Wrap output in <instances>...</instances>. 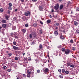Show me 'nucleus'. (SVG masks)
Returning <instances> with one entry per match:
<instances>
[{
    "label": "nucleus",
    "mask_w": 79,
    "mask_h": 79,
    "mask_svg": "<svg viewBox=\"0 0 79 79\" xmlns=\"http://www.w3.org/2000/svg\"><path fill=\"white\" fill-rule=\"evenodd\" d=\"M65 73L66 74H69V71H68V70L65 71Z\"/></svg>",
    "instance_id": "37998d69"
},
{
    "label": "nucleus",
    "mask_w": 79,
    "mask_h": 79,
    "mask_svg": "<svg viewBox=\"0 0 79 79\" xmlns=\"http://www.w3.org/2000/svg\"><path fill=\"white\" fill-rule=\"evenodd\" d=\"M40 48L41 49V48H42V44H40Z\"/></svg>",
    "instance_id": "cd10ccee"
},
{
    "label": "nucleus",
    "mask_w": 79,
    "mask_h": 79,
    "mask_svg": "<svg viewBox=\"0 0 79 79\" xmlns=\"http://www.w3.org/2000/svg\"><path fill=\"white\" fill-rule=\"evenodd\" d=\"M14 35H16L13 33H10V36H11V37H13Z\"/></svg>",
    "instance_id": "4468645a"
},
{
    "label": "nucleus",
    "mask_w": 79,
    "mask_h": 79,
    "mask_svg": "<svg viewBox=\"0 0 79 79\" xmlns=\"http://www.w3.org/2000/svg\"><path fill=\"white\" fill-rule=\"evenodd\" d=\"M33 26L34 27H36L37 26V23H34Z\"/></svg>",
    "instance_id": "aec40b11"
},
{
    "label": "nucleus",
    "mask_w": 79,
    "mask_h": 79,
    "mask_svg": "<svg viewBox=\"0 0 79 79\" xmlns=\"http://www.w3.org/2000/svg\"><path fill=\"white\" fill-rule=\"evenodd\" d=\"M7 71H8V72H11V69H8L7 70Z\"/></svg>",
    "instance_id": "49530a36"
},
{
    "label": "nucleus",
    "mask_w": 79,
    "mask_h": 79,
    "mask_svg": "<svg viewBox=\"0 0 79 79\" xmlns=\"http://www.w3.org/2000/svg\"><path fill=\"white\" fill-rule=\"evenodd\" d=\"M59 35L60 36V38L61 39H62V40H64V36L62 35V33H60L59 34Z\"/></svg>",
    "instance_id": "7ed1b4c3"
},
{
    "label": "nucleus",
    "mask_w": 79,
    "mask_h": 79,
    "mask_svg": "<svg viewBox=\"0 0 79 79\" xmlns=\"http://www.w3.org/2000/svg\"><path fill=\"white\" fill-rule=\"evenodd\" d=\"M54 9H55L56 11L58 10V8H59V4H56L54 7Z\"/></svg>",
    "instance_id": "f03ea898"
},
{
    "label": "nucleus",
    "mask_w": 79,
    "mask_h": 79,
    "mask_svg": "<svg viewBox=\"0 0 79 79\" xmlns=\"http://www.w3.org/2000/svg\"><path fill=\"white\" fill-rule=\"evenodd\" d=\"M56 25L57 26H58L59 25V23H56Z\"/></svg>",
    "instance_id": "ea45409f"
},
{
    "label": "nucleus",
    "mask_w": 79,
    "mask_h": 79,
    "mask_svg": "<svg viewBox=\"0 0 79 79\" xmlns=\"http://www.w3.org/2000/svg\"><path fill=\"white\" fill-rule=\"evenodd\" d=\"M6 19L7 20L8 19V18H10V16L6 15L5 16Z\"/></svg>",
    "instance_id": "ddd939ff"
},
{
    "label": "nucleus",
    "mask_w": 79,
    "mask_h": 79,
    "mask_svg": "<svg viewBox=\"0 0 79 79\" xmlns=\"http://www.w3.org/2000/svg\"><path fill=\"white\" fill-rule=\"evenodd\" d=\"M48 69V68H46L44 70V72H45V73H47L48 71H49Z\"/></svg>",
    "instance_id": "6e6552de"
},
{
    "label": "nucleus",
    "mask_w": 79,
    "mask_h": 79,
    "mask_svg": "<svg viewBox=\"0 0 79 79\" xmlns=\"http://www.w3.org/2000/svg\"><path fill=\"white\" fill-rule=\"evenodd\" d=\"M7 13L8 15H10V13H11V11L9 10L7 11Z\"/></svg>",
    "instance_id": "393cba45"
},
{
    "label": "nucleus",
    "mask_w": 79,
    "mask_h": 79,
    "mask_svg": "<svg viewBox=\"0 0 79 79\" xmlns=\"http://www.w3.org/2000/svg\"><path fill=\"white\" fill-rule=\"evenodd\" d=\"M18 11V9H16L15 10V11Z\"/></svg>",
    "instance_id": "0e129e2a"
},
{
    "label": "nucleus",
    "mask_w": 79,
    "mask_h": 79,
    "mask_svg": "<svg viewBox=\"0 0 79 79\" xmlns=\"http://www.w3.org/2000/svg\"><path fill=\"white\" fill-rule=\"evenodd\" d=\"M74 25H75V26H77V25L78 24L77 22L75 21L74 22Z\"/></svg>",
    "instance_id": "5701e85b"
},
{
    "label": "nucleus",
    "mask_w": 79,
    "mask_h": 79,
    "mask_svg": "<svg viewBox=\"0 0 79 79\" xmlns=\"http://www.w3.org/2000/svg\"><path fill=\"white\" fill-rule=\"evenodd\" d=\"M35 61H36V63H38V62H39V60H38L37 59L35 60Z\"/></svg>",
    "instance_id": "3c124183"
},
{
    "label": "nucleus",
    "mask_w": 79,
    "mask_h": 79,
    "mask_svg": "<svg viewBox=\"0 0 79 79\" xmlns=\"http://www.w3.org/2000/svg\"><path fill=\"white\" fill-rule=\"evenodd\" d=\"M40 24H42V25L43 24H44L43 22H42L41 21H40Z\"/></svg>",
    "instance_id": "864d4df0"
},
{
    "label": "nucleus",
    "mask_w": 79,
    "mask_h": 79,
    "mask_svg": "<svg viewBox=\"0 0 79 79\" xmlns=\"http://www.w3.org/2000/svg\"><path fill=\"white\" fill-rule=\"evenodd\" d=\"M25 27H28V26H29V25L27 23V24H25Z\"/></svg>",
    "instance_id": "7c9ffc66"
},
{
    "label": "nucleus",
    "mask_w": 79,
    "mask_h": 79,
    "mask_svg": "<svg viewBox=\"0 0 79 79\" xmlns=\"http://www.w3.org/2000/svg\"><path fill=\"white\" fill-rule=\"evenodd\" d=\"M70 52H71V50H70L69 49H67L65 50V53L66 55H69Z\"/></svg>",
    "instance_id": "f257e3e1"
},
{
    "label": "nucleus",
    "mask_w": 79,
    "mask_h": 79,
    "mask_svg": "<svg viewBox=\"0 0 79 79\" xmlns=\"http://www.w3.org/2000/svg\"><path fill=\"white\" fill-rule=\"evenodd\" d=\"M3 69H6V67L5 66H4L3 67Z\"/></svg>",
    "instance_id": "de8ad7c7"
},
{
    "label": "nucleus",
    "mask_w": 79,
    "mask_h": 79,
    "mask_svg": "<svg viewBox=\"0 0 79 79\" xmlns=\"http://www.w3.org/2000/svg\"><path fill=\"white\" fill-rule=\"evenodd\" d=\"M27 76L28 77H31L30 75L29 74L27 75Z\"/></svg>",
    "instance_id": "c03bdc74"
},
{
    "label": "nucleus",
    "mask_w": 79,
    "mask_h": 79,
    "mask_svg": "<svg viewBox=\"0 0 79 79\" xmlns=\"http://www.w3.org/2000/svg\"><path fill=\"white\" fill-rule=\"evenodd\" d=\"M53 12H54V10H53V9H52V12L53 13Z\"/></svg>",
    "instance_id": "052dcab7"
},
{
    "label": "nucleus",
    "mask_w": 79,
    "mask_h": 79,
    "mask_svg": "<svg viewBox=\"0 0 79 79\" xmlns=\"http://www.w3.org/2000/svg\"><path fill=\"white\" fill-rule=\"evenodd\" d=\"M19 57H16L15 58V60H19Z\"/></svg>",
    "instance_id": "412c9836"
},
{
    "label": "nucleus",
    "mask_w": 79,
    "mask_h": 79,
    "mask_svg": "<svg viewBox=\"0 0 79 79\" xmlns=\"http://www.w3.org/2000/svg\"><path fill=\"white\" fill-rule=\"evenodd\" d=\"M76 10L77 11H79V8L77 7L76 8Z\"/></svg>",
    "instance_id": "bb28decb"
},
{
    "label": "nucleus",
    "mask_w": 79,
    "mask_h": 79,
    "mask_svg": "<svg viewBox=\"0 0 79 79\" xmlns=\"http://www.w3.org/2000/svg\"><path fill=\"white\" fill-rule=\"evenodd\" d=\"M47 23H48V24H49L50 23H51V20L50 19H48L47 20Z\"/></svg>",
    "instance_id": "dca6fc26"
},
{
    "label": "nucleus",
    "mask_w": 79,
    "mask_h": 79,
    "mask_svg": "<svg viewBox=\"0 0 79 79\" xmlns=\"http://www.w3.org/2000/svg\"><path fill=\"white\" fill-rule=\"evenodd\" d=\"M13 19L14 21H15V20H16V19H17V18L16 17H15L13 18Z\"/></svg>",
    "instance_id": "a19ab883"
},
{
    "label": "nucleus",
    "mask_w": 79,
    "mask_h": 79,
    "mask_svg": "<svg viewBox=\"0 0 79 79\" xmlns=\"http://www.w3.org/2000/svg\"><path fill=\"white\" fill-rule=\"evenodd\" d=\"M22 19L24 21L27 19V18L25 16L22 17Z\"/></svg>",
    "instance_id": "0eeeda50"
},
{
    "label": "nucleus",
    "mask_w": 79,
    "mask_h": 79,
    "mask_svg": "<svg viewBox=\"0 0 79 79\" xmlns=\"http://www.w3.org/2000/svg\"><path fill=\"white\" fill-rule=\"evenodd\" d=\"M63 8V4L60 5L59 10H61Z\"/></svg>",
    "instance_id": "9b49d317"
},
{
    "label": "nucleus",
    "mask_w": 79,
    "mask_h": 79,
    "mask_svg": "<svg viewBox=\"0 0 79 79\" xmlns=\"http://www.w3.org/2000/svg\"><path fill=\"white\" fill-rule=\"evenodd\" d=\"M40 69H38L37 70V73H40Z\"/></svg>",
    "instance_id": "a878e982"
},
{
    "label": "nucleus",
    "mask_w": 79,
    "mask_h": 79,
    "mask_svg": "<svg viewBox=\"0 0 79 79\" xmlns=\"http://www.w3.org/2000/svg\"><path fill=\"white\" fill-rule=\"evenodd\" d=\"M1 76H2V77H5V76H6L5 75H2V74H1Z\"/></svg>",
    "instance_id": "4d7b16f0"
},
{
    "label": "nucleus",
    "mask_w": 79,
    "mask_h": 79,
    "mask_svg": "<svg viewBox=\"0 0 79 79\" xmlns=\"http://www.w3.org/2000/svg\"><path fill=\"white\" fill-rule=\"evenodd\" d=\"M2 23H6V20H2Z\"/></svg>",
    "instance_id": "f8f14e48"
},
{
    "label": "nucleus",
    "mask_w": 79,
    "mask_h": 79,
    "mask_svg": "<svg viewBox=\"0 0 79 79\" xmlns=\"http://www.w3.org/2000/svg\"><path fill=\"white\" fill-rule=\"evenodd\" d=\"M39 31H40V34H42L43 32L42 30H40Z\"/></svg>",
    "instance_id": "72a5a7b5"
},
{
    "label": "nucleus",
    "mask_w": 79,
    "mask_h": 79,
    "mask_svg": "<svg viewBox=\"0 0 79 79\" xmlns=\"http://www.w3.org/2000/svg\"><path fill=\"white\" fill-rule=\"evenodd\" d=\"M72 50H73L75 51V50H76V48L74 47H72Z\"/></svg>",
    "instance_id": "58836bf2"
},
{
    "label": "nucleus",
    "mask_w": 79,
    "mask_h": 79,
    "mask_svg": "<svg viewBox=\"0 0 79 79\" xmlns=\"http://www.w3.org/2000/svg\"><path fill=\"white\" fill-rule=\"evenodd\" d=\"M59 2H61V1H62V0H59Z\"/></svg>",
    "instance_id": "774afa93"
},
{
    "label": "nucleus",
    "mask_w": 79,
    "mask_h": 79,
    "mask_svg": "<svg viewBox=\"0 0 79 79\" xmlns=\"http://www.w3.org/2000/svg\"><path fill=\"white\" fill-rule=\"evenodd\" d=\"M23 77H26V75L25 74H23Z\"/></svg>",
    "instance_id": "5fc2aeb1"
},
{
    "label": "nucleus",
    "mask_w": 79,
    "mask_h": 79,
    "mask_svg": "<svg viewBox=\"0 0 79 79\" xmlns=\"http://www.w3.org/2000/svg\"><path fill=\"white\" fill-rule=\"evenodd\" d=\"M70 66L71 67V68H74V65L73 64L70 65Z\"/></svg>",
    "instance_id": "8fccbe9b"
},
{
    "label": "nucleus",
    "mask_w": 79,
    "mask_h": 79,
    "mask_svg": "<svg viewBox=\"0 0 79 79\" xmlns=\"http://www.w3.org/2000/svg\"><path fill=\"white\" fill-rule=\"evenodd\" d=\"M49 16L50 17V18H52V16L51 15H49Z\"/></svg>",
    "instance_id": "6e6d98bb"
},
{
    "label": "nucleus",
    "mask_w": 79,
    "mask_h": 79,
    "mask_svg": "<svg viewBox=\"0 0 79 79\" xmlns=\"http://www.w3.org/2000/svg\"><path fill=\"white\" fill-rule=\"evenodd\" d=\"M31 44L33 45H34V44H35V42H34V41H33V42H31Z\"/></svg>",
    "instance_id": "e433bc0d"
},
{
    "label": "nucleus",
    "mask_w": 79,
    "mask_h": 79,
    "mask_svg": "<svg viewBox=\"0 0 79 79\" xmlns=\"http://www.w3.org/2000/svg\"><path fill=\"white\" fill-rule=\"evenodd\" d=\"M8 55H9V56H11L12 55V53H10L8 54Z\"/></svg>",
    "instance_id": "79ce46f5"
},
{
    "label": "nucleus",
    "mask_w": 79,
    "mask_h": 79,
    "mask_svg": "<svg viewBox=\"0 0 79 79\" xmlns=\"http://www.w3.org/2000/svg\"><path fill=\"white\" fill-rule=\"evenodd\" d=\"M32 35H34V37H36V35H35V34L34 33H32Z\"/></svg>",
    "instance_id": "f704fd0d"
},
{
    "label": "nucleus",
    "mask_w": 79,
    "mask_h": 79,
    "mask_svg": "<svg viewBox=\"0 0 79 79\" xmlns=\"http://www.w3.org/2000/svg\"><path fill=\"white\" fill-rule=\"evenodd\" d=\"M30 14H31V12L29 11H27L25 13L24 15H25V16H27L28 15H30Z\"/></svg>",
    "instance_id": "20e7f679"
},
{
    "label": "nucleus",
    "mask_w": 79,
    "mask_h": 79,
    "mask_svg": "<svg viewBox=\"0 0 79 79\" xmlns=\"http://www.w3.org/2000/svg\"><path fill=\"white\" fill-rule=\"evenodd\" d=\"M56 29H58V27H56L55 28Z\"/></svg>",
    "instance_id": "338daca9"
},
{
    "label": "nucleus",
    "mask_w": 79,
    "mask_h": 79,
    "mask_svg": "<svg viewBox=\"0 0 79 79\" xmlns=\"http://www.w3.org/2000/svg\"><path fill=\"white\" fill-rule=\"evenodd\" d=\"M58 71H59V73H61V69H59Z\"/></svg>",
    "instance_id": "09e8293b"
},
{
    "label": "nucleus",
    "mask_w": 79,
    "mask_h": 79,
    "mask_svg": "<svg viewBox=\"0 0 79 79\" xmlns=\"http://www.w3.org/2000/svg\"><path fill=\"white\" fill-rule=\"evenodd\" d=\"M22 32L24 33L25 34L26 33V30L24 29H23L22 30Z\"/></svg>",
    "instance_id": "2eb2a0df"
},
{
    "label": "nucleus",
    "mask_w": 79,
    "mask_h": 79,
    "mask_svg": "<svg viewBox=\"0 0 79 79\" xmlns=\"http://www.w3.org/2000/svg\"><path fill=\"white\" fill-rule=\"evenodd\" d=\"M47 48L48 49H49V48H49V47L48 46H47Z\"/></svg>",
    "instance_id": "e2e57ef3"
},
{
    "label": "nucleus",
    "mask_w": 79,
    "mask_h": 79,
    "mask_svg": "<svg viewBox=\"0 0 79 79\" xmlns=\"http://www.w3.org/2000/svg\"><path fill=\"white\" fill-rule=\"evenodd\" d=\"M54 34L55 36H57L58 35V32L57 31H55L54 32Z\"/></svg>",
    "instance_id": "423d86ee"
},
{
    "label": "nucleus",
    "mask_w": 79,
    "mask_h": 79,
    "mask_svg": "<svg viewBox=\"0 0 79 79\" xmlns=\"http://www.w3.org/2000/svg\"><path fill=\"white\" fill-rule=\"evenodd\" d=\"M8 9L9 10H12V8H11V6H9L8 7Z\"/></svg>",
    "instance_id": "4be33fe9"
},
{
    "label": "nucleus",
    "mask_w": 79,
    "mask_h": 79,
    "mask_svg": "<svg viewBox=\"0 0 79 79\" xmlns=\"http://www.w3.org/2000/svg\"><path fill=\"white\" fill-rule=\"evenodd\" d=\"M65 71H65V69H62V72L63 73H65Z\"/></svg>",
    "instance_id": "473e14b6"
},
{
    "label": "nucleus",
    "mask_w": 79,
    "mask_h": 79,
    "mask_svg": "<svg viewBox=\"0 0 79 79\" xmlns=\"http://www.w3.org/2000/svg\"><path fill=\"white\" fill-rule=\"evenodd\" d=\"M15 39H17V38H18V36H15Z\"/></svg>",
    "instance_id": "69168bd1"
},
{
    "label": "nucleus",
    "mask_w": 79,
    "mask_h": 79,
    "mask_svg": "<svg viewBox=\"0 0 79 79\" xmlns=\"http://www.w3.org/2000/svg\"><path fill=\"white\" fill-rule=\"evenodd\" d=\"M31 60V59L30 57H29L28 58V61H29V60Z\"/></svg>",
    "instance_id": "13d9d810"
},
{
    "label": "nucleus",
    "mask_w": 79,
    "mask_h": 79,
    "mask_svg": "<svg viewBox=\"0 0 79 79\" xmlns=\"http://www.w3.org/2000/svg\"><path fill=\"white\" fill-rule=\"evenodd\" d=\"M60 77V78H63V76H61V75H60L59 76Z\"/></svg>",
    "instance_id": "bf43d9fd"
},
{
    "label": "nucleus",
    "mask_w": 79,
    "mask_h": 79,
    "mask_svg": "<svg viewBox=\"0 0 79 79\" xmlns=\"http://www.w3.org/2000/svg\"><path fill=\"white\" fill-rule=\"evenodd\" d=\"M71 44H73L74 43V41H73V39H71L70 41Z\"/></svg>",
    "instance_id": "6ab92c4d"
},
{
    "label": "nucleus",
    "mask_w": 79,
    "mask_h": 79,
    "mask_svg": "<svg viewBox=\"0 0 79 79\" xmlns=\"http://www.w3.org/2000/svg\"><path fill=\"white\" fill-rule=\"evenodd\" d=\"M21 0V2H22V3H23V2H24V0Z\"/></svg>",
    "instance_id": "680f3d73"
},
{
    "label": "nucleus",
    "mask_w": 79,
    "mask_h": 79,
    "mask_svg": "<svg viewBox=\"0 0 79 79\" xmlns=\"http://www.w3.org/2000/svg\"><path fill=\"white\" fill-rule=\"evenodd\" d=\"M27 73L28 74H31V71H27Z\"/></svg>",
    "instance_id": "c756f323"
},
{
    "label": "nucleus",
    "mask_w": 79,
    "mask_h": 79,
    "mask_svg": "<svg viewBox=\"0 0 79 79\" xmlns=\"http://www.w3.org/2000/svg\"><path fill=\"white\" fill-rule=\"evenodd\" d=\"M2 27L4 28H6V24H3L2 25Z\"/></svg>",
    "instance_id": "9d476101"
},
{
    "label": "nucleus",
    "mask_w": 79,
    "mask_h": 79,
    "mask_svg": "<svg viewBox=\"0 0 79 79\" xmlns=\"http://www.w3.org/2000/svg\"><path fill=\"white\" fill-rule=\"evenodd\" d=\"M13 48L14 50H19V48L16 47L15 46H13Z\"/></svg>",
    "instance_id": "39448f33"
},
{
    "label": "nucleus",
    "mask_w": 79,
    "mask_h": 79,
    "mask_svg": "<svg viewBox=\"0 0 79 79\" xmlns=\"http://www.w3.org/2000/svg\"><path fill=\"white\" fill-rule=\"evenodd\" d=\"M60 32H63L64 34H65V31L64 30H60Z\"/></svg>",
    "instance_id": "b1692460"
},
{
    "label": "nucleus",
    "mask_w": 79,
    "mask_h": 79,
    "mask_svg": "<svg viewBox=\"0 0 79 79\" xmlns=\"http://www.w3.org/2000/svg\"><path fill=\"white\" fill-rule=\"evenodd\" d=\"M43 7L42 6H39V10L40 11H43Z\"/></svg>",
    "instance_id": "1a4fd4ad"
},
{
    "label": "nucleus",
    "mask_w": 79,
    "mask_h": 79,
    "mask_svg": "<svg viewBox=\"0 0 79 79\" xmlns=\"http://www.w3.org/2000/svg\"><path fill=\"white\" fill-rule=\"evenodd\" d=\"M76 32L77 34H79V30H77L76 31Z\"/></svg>",
    "instance_id": "4c0bfd02"
},
{
    "label": "nucleus",
    "mask_w": 79,
    "mask_h": 79,
    "mask_svg": "<svg viewBox=\"0 0 79 79\" xmlns=\"http://www.w3.org/2000/svg\"><path fill=\"white\" fill-rule=\"evenodd\" d=\"M66 50V49H65L64 48H63L61 49V50L62 52H65Z\"/></svg>",
    "instance_id": "f3484780"
},
{
    "label": "nucleus",
    "mask_w": 79,
    "mask_h": 79,
    "mask_svg": "<svg viewBox=\"0 0 79 79\" xmlns=\"http://www.w3.org/2000/svg\"><path fill=\"white\" fill-rule=\"evenodd\" d=\"M9 6H12L13 5V4H12L11 3H9Z\"/></svg>",
    "instance_id": "c85d7f7f"
},
{
    "label": "nucleus",
    "mask_w": 79,
    "mask_h": 79,
    "mask_svg": "<svg viewBox=\"0 0 79 79\" xmlns=\"http://www.w3.org/2000/svg\"><path fill=\"white\" fill-rule=\"evenodd\" d=\"M13 44L15 45H16V42L15 41H14L13 42Z\"/></svg>",
    "instance_id": "2f4dec72"
},
{
    "label": "nucleus",
    "mask_w": 79,
    "mask_h": 79,
    "mask_svg": "<svg viewBox=\"0 0 79 79\" xmlns=\"http://www.w3.org/2000/svg\"><path fill=\"white\" fill-rule=\"evenodd\" d=\"M1 12H3V8H1L0 9Z\"/></svg>",
    "instance_id": "c9c22d12"
},
{
    "label": "nucleus",
    "mask_w": 79,
    "mask_h": 79,
    "mask_svg": "<svg viewBox=\"0 0 79 79\" xmlns=\"http://www.w3.org/2000/svg\"><path fill=\"white\" fill-rule=\"evenodd\" d=\"M66 64L67 65V66H70V65H71V63L69 62H68Z\"/></svg>",
    "instance_id": "a211bd4d"
},
{
    "label": "nucleus",
    "mask_w": 79,
    "mask_h": 79,
    "mask_svg": "<svg viewBox=\"0 0 79 79\" xmlns=\"http://www.w3.org/2000/svg\"><path fill=\"white\" fill-rule=\"evenodd\" d=\"M32 2H37V0H31Z\"/></svg>",
    "instance_id": "603ef678"
},
{
    "label": "nucleus",
    "mask_w": 79,
    "mask_h": 79,
    "mask_svg": "<svg viewBox=\"0 0 79 79\" xmlns=\"http://www.w3.org/2000/svg\"><path fill=\"white\" fill-rule=\"evenodd\" d=\"M29 37L30 38H32V35L30 34L29 35Z\"/></svg>",
    "instance_id": "a18cd8bd"
}]
</instances>
